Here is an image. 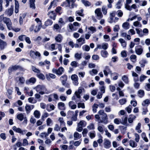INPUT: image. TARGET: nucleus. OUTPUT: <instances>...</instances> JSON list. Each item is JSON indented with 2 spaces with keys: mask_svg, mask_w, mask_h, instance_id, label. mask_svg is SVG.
Returning <instances> with one entry per match:
<instances>
[{
  "mask_svg": "<svg viewBox=\"0 0 150 150\" xmlns=\"http://www.w3.org/2000/svg\"><path fill=\"white\" fill-rule=\"evenodd\" d=\"M18 69L19 71H24L25 69L21 66L19 65H15L10 67L8 69V72L9 75H11L13 71H16Z\"/></svg>",
  "mask_w": 150,
  "mask_h": 150,
  "instance_id": "obj_1",
  "label": "nucleus"
},
{
  "mask_svg": "<svg viewBox=\"0 0 150 150\" xmlns=\"http://www.w3.org/2000/svg\"><path fill=\"white\" fill-rule=\"evenodd\" d=\"M2 20V21L3 20L4 23L6 24L9 30H10V28H11L12 27V24L10 19L6 17H3Z\"/></svg>",
  "mask_w": 150,
  "mask_h": 150,
  "instance_id": "obj_2",
  "label": "nucleus"
},
{
  "mask_svg": "<svg viewBox=\"0 0 150 150\" xmlns=\"http://www.w3.org/2000/svg\"><path fill=\"white\" fill-rule=\"evenodd\" d=\"M47 15L50 19L55 20L57 16V13L53 11H50L48 13Z\"/></svg>",
  "mask_w": 150,
  "mask_h": 150,
  "instance_id": "obj_3",
  "label": "nucleus"
},
{
  "mask_svg": "<svg viewBox=\"0 0 150 150\" xmlns=\"http://www.w3.org/2000/svg\"><path fill=\"white\" fill-rule=\"evenodd\" d=\"M143 50L141 45H139L135 47V52L138 55H141L142 53Z\"/></svg>",
  "mask_w": 150,
  "mask_h": 150,
  "instance_id": "obj_4",
  "label": "nucleus"
},
{
  "mask_svg": "<svg viewBox=\"0 0 150 150\" xmlns=\"http://www.w3.org/2000/svg\"><path fill=\"white\" fill-rule=\"evenodd\" d=\"M13 12V6L11 5L10 8L6 9L5 11V13L9 16L12 15Z\"/></svg>",
  "mask_w": 150,
  "mask_h": 150,
  "instance_id": "obj_5",
  "label": "nucleus"
},
{
  "mask_svg": "<svg viewBox=\"0 0 150 150\" xmlns=\"http://www.w3.org/2000/svg\"><path fill=\"white\" fill-rule=\"evenodd\" d=\"M102 120H100V122L103 123L105 124H107L108 122V117L106 113H104V115H102Z\"/></svg>",
  "mask_w": 150,
  "mask_h": 150,
  "instance_id": "obj_6",
  "label": "nucleus"
},
{
  "mask_svg": "<svg viewBox=\"0 0 150 150\" xmlns=\"http://www.w3.org/2000/svg\"><path fill=\"white\" fill-rule=\"evenodd\" d=\"M61 6L62 7H70L71 6L70 0H66L65 1L63 2L62 3Z\"/></svg>",
  "mask_w": 150,
  "mask_h": 150,
  "instance_id": "obj_7",
  "label": "nucleus"
},
{
  "mask_svg": "<svg viewBox=\"0 0 150 150\" xmlns=\"http://www.w3.org/2000/svg\"><path fill=\"white\" fill-rule=\"evenodd\" d=\"M6 45L7 44L6 42L0 39V49L1 50H3Z\"/></svg>",
  "mask_w": 150,
  "mask_h": 150,
  "instance_id": "obj_8",
  "label": "nucleus"
},
{
  "mask_svg": "<svg viewBox=\"0 0 150 150\" xmlns=\"http://www.w3.org/2000/svg\"><path fill=\"white\" fill-rule=\"evenodd\" d=\"M60 79L61 80V82L62 85H64L65 82H66L67 80V76L66 74H64L62 76Z\"/></svg>",
  "mask_w": 150,
  "mask_h": 150,
  "instance_id": "obj_9",
  "label": "nucleus"
},
{
  "mask_svg": "<svg viewBox=\"0 0 150 150\" xmlns=\"http://www.w3.org/2000/svg\"><path fill=\"white\" fill-rule=\"evenodd\" d=\"M12 129L13 130L16 132L23 134V132L22 130L21 129L19 128H17L16 126H13L12 127Z\"/></svg>",
  "mask_w": 150,
  "mask_h": 150,
  "instance_id": "obj_10",
  "label": "nucleus"
},
{
  "mask_svg": "<svg viewBox=\"0 0 150 150\" xmlns=\"http://www.w3.org/2000/svg\"><path fill=\"white\" fill-rule=\"evenodd\" d=\"M111 146V143L110 141L106 139L104 142V147L106 149H108Z\"/></svg>",
  "mask_w": 150,
  "mask_h": 150,
  "instance_id": "obj_11",
  "label": "nucleus"
},
{
  "mask_svg": "<svg viewBox=\"0 0 150 150\" xmlns=\"http://www.w3.org/2000/svg\"><path fill=\"white\" fill-rule=\"evenodd\" d=\"M100 53L102 56L104 58L107 57L108 54L106 50H102L101 51Z\"/></svg>",
  "mask_w": 150,
  "mask_h": 150,
  "instance_id": "obj_12",
  "label": "nucleus"
},
{
  "mask_svg": "<svg viewBox=\"0 0 150 150\" xmlns=\"http://www.w3.org/2000/svg\"><path fill=\"white\" fill-rule=\"evenodd\" d=\"M74 140H76L80 139L81 137V134H79V133L75 132L74 135Z\"/></svg>",
  "mask_w": 150,
  "mask_h": 150,
  "instance_id": "obj_13",
  "label": "nucleus"
},
{
  "mask_svg": "<svg viewBox=\"0 0 150 150\" xmlns=\"http://www.w3.org/2000/svg\"><path fill=\"white\" fill-rule=\"evenodd\" d=\"M81 2L86 7L90 6L91 4V2L86 0H81Z\"/></svg>",
  "mask_w": 150,
  "mask_h": 150,
  "instance_id": "obj_14",
  "label": "nucleus"
},
{
  "mask_svg": "<svg viewBox=\"0 0 150 150\" xmlns=\"http://www.w3.org/2000/svg\"><path fill=\"white\" fill-rule=\"evenodd\" d=\"M37 91H44L45 88V87L43 85H38L36 87Z\"/></svg>",
  "mask_w": 150,
  "mask_h": 150,
  "instance_id": "obj_15",
  "label": "nucleus"
},
{
  "mask_svg": "<svg viewBox=\"0 0 150 150\" xmlns=\"http://www.w3.org/2000/svg\"><path fill=\"white\" fill-rule=\"evenodd\" d=\"M64 71V69L62 67H59L57 70V74L59 75H61Z\"/></svg>",
  "mask_w": 150,
  "mask_h": 150,
  "instance_id": "obj_16",
  "label": "nucleus"
},
{
  "mask_svg": "<svg viewBox=\"0 0 150 150\" xmlns=\"http://www.w3.org/2000/svg\"><path fill=\"white\" fill-rule=\"evenodd\" d=\"M105 70H106V71L109 72V73H110V74L111 75H112V74H115L116 75L117 74V73L116 72H114V73H112L111 71L110 70V69L109 68V67L108 66H106L105 67Z\"/></svg>",
  "mask_w": 150,
  "mask_h": 150,
  "instance_id": "obj_17",
  "label": "nucleus"
},
{
  "mask_svg": "<svg viewBox=\"0 0 150 150\" xmlns=\"http://www.w3.org/2000/svg\"><path fill=\"white\" fill-rule=\"evenodd\" d=\"M53 23V21L50 19H48L45 23V25L46 26L51 25Z\"/></svg>",
  "mask_w": 150,
  "mask_h": 150,
  "instance_id": "obj_18",
  "label": "nucleus"
},
{
  "mask_svg": "<svg viewBox=\"0 0 150 150\" xmlns=\"http://www.w3.org/2000/svg\"><path fill=\"white\" fill-rule=\"evenodd\" d=\"M144 92L143 90H140L138 91V94L140 98H142L144 95Z\"/></svg>",
  "mask_w": 150,
  "mask_h": 150,
  "instance_id": "obj_19",
  "label": "nucleus"
},
{
  "mask_svg": "<svg viewBox=\"0 0 150 150\" xmlns=\"http://www.w3.org/2000/svg\"><path fill=\"white\" fill-rule=\"evenodd\" d=\"M129 23L128 22H125L122 25L123 28L127 30L129 28Z\"/></svg>",
  "mask_w": 150,
  "mask_h": 150,
  "instance_id": "obj_20",
  "label": "nucleus"
},
{
  "mask_svg": "<svg viewBox=\"0 0 150 150\" xmlns=\"http://www.w3.org/2000/svg\"><path fill=\"white\" fill-rule=\"evenodd\" d=\"M122 79L126 83H129L128 78L127 76L125 75L122 77Z\"/></svg>",
  "mask_w": 150,
  "mask_h": 150,
  "instance_id": "obj_21",
  "label": "nucleus"
},
{
  "mask_svg": "<svg viewBox=\"0 0 150 150\" xmlns=\"http://www.w3.org/2000/svg\"><path fill=\"white\" fill-rule=\"evenodd\" d=\"M34 116L35 117L38 118H40V112L38 110H35L34 112Z\"/></svg>",
  "mask_w": 150,
  "mask_h": 150,
  "instance_id": "obj_22",
  "label": "nucleus"
},
{
  "mask_svg": "<svg viewBox=\"0 0 150 150\" xmlns=\"http://www.w3.org/2000/svg\"><path fill=\"white\" fill-rule=\"evenodd\" d=\"M129 145L132 147H136L137 146V144L134 141L132 140H130L129 141Z\"/></svg>",
  "mask_w": 150,
  "mask_h": 150,
  "instance_id": "obj_23",
  "label": "nucleus"
},
{
  "mask_svg": "<svg viewBox=\"0 0 150 150\" xmlns=\"http://www.w3.org/2000/svg\"><path fill=\"white\" fill-rule=\"evenodd\" d=\"M17 117L18 120L22 121L24 119V115L22 113H20L17 115Z\"/></svg>",
  "mask_w": 150,
  "mask_h": 150,
  "instance_id": "obj_24",
  "label": "nucleus"
},
{
  "mask_svg": "<svg viewBox=\"0 0 150 150\" xmlns=\"http://www.w3.org/2000/svg\"><path fill=\"white\" fill-rule=\"evenodd\" d=\"M71 78L72 80L76 81H77V80H78V76L75 74L72 75Z\"/></svg>",
  "mask_w": 150,
  "mask_h": 150,
  "instance_id": "obj_25",
  "label": "nucleus"
},
{
  "mask_svg": "<svg viewBox=\"0 0 150 150\" xmlns=\"http://www.w3.org/2000/svg\"><path fill=\"white\" fill-rule=\"evenodd\" d=\"M25 109L27 113H28L30 112L31 110L30 106L27 104H26L25 106Z\"/></svg>",
  "mask_w": 150,
  "mask_h": 150,
  "instance_id": "obj_26",
  "label": "nucleus"
},
{
  "mask_svg": "<svg viewBox=\"0 0 150 150\" xmlns=\"http://www.w3.org/2000/svg\"><path fill=\"white\" fill-rule=\"evenodd\" d=\"M127 117H125L124 120L122 122H120V123L126 126H127L128 124L127 123Z\"/></svg>",
  "mask_w": 150,
  "mask_h": 150,
  "instance_id": "obj_27",
  "label": "nucleus"
},
{
  "mask_svg": "<svg viewBox=\"0 0 150 150\" xmlns=\"http://www.w3.org/2000/svg\"><path fill=\"white\" fill-rule=\"evenodd\" d=\"M119 102L121 105H123L126 102L127 100L125 98H122L119 100Z\"/></svg>",
  "mask_w": 150,
  "mask_h": 150,
  "instance_id": "obj_28",
  "label": "nucleus"
},
{
  "mask_svg": "<svg viewBox=\"0 0 150 150\" xmlns=\"http://www.w3.org/2000/svg\"><path fill=\"white\" fill-rule=\"evenodd\" d=\"M133 25L135 27L139 26V27H141L142 25L140 23V22H139L138 21H136L134 22Z\"/></svg>",
  "mask_w": 150,
  "mask_h": 150,
  "instance_id": "obj_29",
  "label": "nucleus"
},
{
  "mask_svg": "<svg viewBox=\"0 0 150 150\" xmlns=\"http://www.w3.org/2000/svg\"><path fill=\"white\" fill-rule=\"evenodd\" d=\"M4 25L2 24V20L1 18H0V30H4Z\"/></svg>",
  "mask_w": 150,
  "mask_h": 150,
  "instance_id": "obj_30",
  "label": "nucleus"
},
{
  "mask_svg": "<svg viewBox=\"0 0 150 150\" xmlns=\"http://www.w3.org/2000/svg\"><path fill=\"white\" fill-rule=\"evenodd\" d=\"M13 88L12 87H11L7 89V91L9 95H12L13 92Z\"/></svg>",
  "mask_w": 150,
  "mask_h": 150,
  "instance_id": "obj_31",
  "label": "nucleus"
},
{
  "mask_svg": "<svg viewBox=\"0 0 150 150\" xmlns=\"http://www.w3.org/2000/svg\"><path fill=\"white\" fill-rule=\"evenodd\" d=\"M38 76L40 79L43 80L45 79V77L44 75L42 73H40L38 75Z\"/></svg>",
  "mask_w": 150,
  "mask_h": 150,
  "instance_id": "obj_32",
  "label": "nucleus"
},
{
  "mask_svg": "<svg viewBox=\"0 0 150 150\" xmlns=\"http://www.w3.org/2000/svg\"><path fill=\"white\" fill-rule=\"evenodd\" d=\"M134 135L135 137V140L136 142H138L139 141L140 137L139 136L138 134L137 133L134 134Z\"/></svg>",
  "mask_w": 150,
  "mask_h": 150,
  "instance_id": "obj_33",
  "label": "nucleus"
},
{
  "mask_svg": "<svg viewBox=\"0 0 150 150\" xmlns=\"http://www.w3.org/2000/svg\"><path fill=\"white\" fill-rule=\"evenodd\" d=\"M87 128L89 130L94 129H95L94 125L93 123H91L87 126Z\"/></svg>",
  "mask_w": 150,
  "mask_h": 150,
  "instance_id": "obj_34",
  "label": "nucleus"
},
{
  "mask_svg": "<svg viewBox=\"0 0 150 150\" xmlns=\"http://www.w3.org/2000/svg\"><path fill=\"white\" fill-rule=\"evenodd\" d=\"M32 69L33 71L36 73H39L40 72V71L38 69H37L34 66H32Z\"/></svg>",
  "mask_w": 150,
  "mask_h": 150,
  "instance_id": "obj_35",
  "label": "nucleus"
},
{
  "mask_svg": "<svg viewBox=\"0 0 150 150\" xmlns=\"http://www.w3.org/2000/svg\"><path fill=\"white\" fill-rule=\"evenodd\" d=\"M78 107L79 108H84L85 106L84 103H79L78 105Z\"/></svg>",
  "mask_w": 150,
  "mask_h": 150,
  "instance_id": "obj_36",
  "label": "nucleus"
},
{
  "mask_svg": "<svg viewBox=\"0 0 150 150\" xmlns=\"http://www.w3.org/2000/svg\"><path fill=\"white\" fill-rule=\"evenodd\" d=\"M77 64L78 63H77L76 61H73L71 62L70 64L72 66L76 67L78 66L77 65Z\"/></svg>",
  "mask_w": 150,
  "mask_h": 150,
  "instance_id": "obj_37",
  "label": "nucleus"
},
{
  "mask_svg": "<svg viewBox=\"0 0 150 150\" xmlns=\"http://www.w3.org/2000/svg\"><path fill=\"white\" fill-rule=\"evenodd\" d=\"M36 81V79L34 77L31 78L29 80V82L30 83H34Z\"/></svg>",
  "mask_w": 150,
  "mask_h": 150,
  "instance_id": "obj_38",
  "label": "nucleus"
},
{
  "mask_svg": "<svg viewBox=\"0 0 150 150\" xmlns=\"http://www.w3.org/2000/svg\"><path fill=\"white\" fill-rule=\"evenodd\" d=\"M144 104L143 103L142 104V105L143 106H145V105L146 104H147V105L146 106L147 107L148 106V105L150 103V101L148 99H146L144 101Z\"/></svg>",
  "mask_w": 150,
  "mask_h": 150,
  "instance_id": "obj_39",
  "label": "nucleus"
},
{
  "mask_svg": "<svg viewBox=\"0 0 150 150\" xmlns=\"http://www.w3.org/2000/svg\"><path fill=\"white\" fill-rule=\"evenodd\" d=\"M62 8L60 6H58L56 8V9L55 10V13H59V14H61V13H59V11L61 10Z\"/></svg>",
  "mask_w": 150,
  "mask_h": 150,
  "instance_id": "obj_40",
  "label": "nucleus"
},
{
  "mask_svg": "<svg viewBox=\"0 0 150 150\" xmlns=\"http://www.w3.org/2000/svg\"><path fill=\"white\" fill-rule=\"evenodd\" d=\"M142 114L144 115L146 114L147 112H148L147 107H144L143 108Z\"/></svg>",
  "mask_w": 150,
  "mask_h": 150,
  "instance_id": "obj_41",
  "label": "nucleus"
},
{
  "mask_svg": "<svg viewBox=\"0 0 150 150\" xmlns=\"http://www.w3.org/2000/svg\"><path fill=\"white\" fill-rule=\"evenodd\" d=\"M121 56L123 57H126L127 56V52L125 50L122 51L121 52Z\"/></svg>",
  "mask_w": 150,
  "mask_h": 150,
  "instance_id": "obj_42",
  "label": "nucleus"
},
{
  "mask_svg": "<svg viewBox=\"0 0 150 150\" xmlns=\"http://www.w3.org/2000/svg\"><path fill=\"white\" fill-rule=\"evenodd\" d=\"M120 29L118 25H116L113 28V30L114 32H118Z\"/></svg>",
  "mask_w": 150,
  "mask_h": 150,
  "instance_id": "obj_43",
  "label": "nucleus"
},
{
  "mask_svg": "<svg viewBox=\"0 0 150 150\" xmlns=\"http://www.w3.org/2000/svg\"><path fill=\"white\" fill-rule=\"evenodd\" d=\"M48 135V134L47 133L44 132H42L40 134V137L42 138H43L44 137H46Z\"/></svg>",
  "mask_w": 150,
  "mask_h": 150,
  "instance_id": "obj_44",
  "label": "nucleus"
},
{
  "mask_svg": "<svg viewBox=\"0 0 150 150\" xmlns=\"http://www.w3.org/2000/svg\"><path fill=\"white\" fill-rule=\"evenodd\" d=\"M130 103L132 105V106L134 107H135L136 106L137 104V101L136 100H135L134 101L132 100L131 101Z\"/></svg>",
  "mask_w": 150,
  "mask_h": 150,
  "instance_id": "obj_45",
  "label": "nucleus"
},
{
  "mask_svg": "<svg viewBox=\"0 0 150 150\" xmlns=\"http://www.w3.org/2000/svg\"><path fill=\"white\" fill-rule=\"evenodd\" d=\"M0 137L3 140H5L6 138V134L5 133H1Z\"/></svg>",
  "mask_w": 150,
  "mask_h": 150,
  "instance_id": "obj_46",
  "label": "nucleus"
},
{
  "mask_svg": "<svg viewBox=\"0 0 150 150\" xmlns=\"http://www.w3.org/2000/svg\"><path fill=\"white\" fill-rule=\"evenodd\" d=\"M92 58L93 60H97L99 59V57L97 55L94 54L92 56Z\"/></svg>",
  "mask_w": 150,
  "mask_h": 150,
  "instance_id": "obj_47",
  "label": "nucleus"
},
{
  "mask_svg": "<svg viewBox=\"0 0 150 150\" xmlns=\"http://www.w3.org/2000/svg\"><path fill=\"white\" fill-rule=\"evenodd\" d=\"M88 29L92 32L93 33H94L96 31V28L93 26H91L88 28Z\"/></svg>",
  "mask_w": 150,
  "mask_h": 150,
  "instance_id": "obj_48",
  "label": "nucleus"
},
{
  "mask_svg": "<svg viewBox=\"0 0 150 150\" xmlns=\"http://www.w3.org/2000/svg\"><path fill=\"white\" fill-rule=\"evenodd\" d=\"M28 144V143L27 139H25L23 140V143L22 145L23 146H25Z\"/></svg>",
  "mask_w": 150,
  "mask_h": 150,
  "instance_id": "obj_49",
  "label": "nucleus"
},
{
  "mask_svg": "<svg viewBox=\"0 0 150 150\" xmlns=\"http://www.w3.org/2000/svg\"><path fill=\"white\" fill-rule=\"evenodd\" d=\"M146 76L143 75H142L140 77V80L142 82L144 80V79L146 78Z\"/></svg>",
  "mask_w": 150,
  "mask_h": 150,
  "instance_id": "obj_50",
  "label": "nucleus"
},
{
  "mask_svg": "<svg viewBox=\"0 0 150 150\" xmlns=\"http://www.w3.org/2000/svg\"><path fill=\"white\" fill-rule=\"evenodd\" d=\"M25 35H22L18 37V39L20 40L23 41V38H25Z\"/></svg>",
  "mask_w": 150,
  "mask_h": 150,
  "instance_id": "obj_51",
  "label": "nucleus"
},
{
  "mask_svg": "<svg viewBox=\"0 0 150 150\" xmlns=\"http://www.w3.org/2000/svg\"><path fill=\"white\" fill-rule=\"evenodd\" d=\"M75 57L76 58L79 59L81 58V54L78 53H76L75 54Z\"/></svg>",
  "mask_w": 150,
  "mask_h": 150,
  "instance_id": "obj_52",
  "label": "nucleus"
},
{
  "mask_svg": "<svg viewBox=\"0 0 150 150\" xmlns=\"http://www.w3.org/2000/svg\"><path fill=\"white\" fill-rule=\"evenodd\" d=\"M55 39L57 42H61L62 40L61 38L58 36L56 37L55 38Z\"/></svg>",
  "mask_w": 150,
  "mask_h": 150,
  "instance_id": "obj_53",
  "label": "nucleus"
},
{
  "mask_svg": "<svg viewBox=\"0 0 150 150\" xmlns=\"http://www.w3.org/2000/svg\"><path fill=\"white\" fill-rule=\"evenodd\" d=\"M102 12L104 15H106L107 13V10L105 8V7L104 6H103L102 8Z\"/></svg>",
  "mask_w": 150,
  "mask_h": 150,
  "instance_id": "obj_54",
  "label": "nucleus"
},
{
  "mask_svg": "<svg viewBox=\"0 0 150 150\" xmlns=\"http://www.w3.org/2000/svg\"><path fill=\"white\" fill-rule=\"evenodd\" d=\"M50 108L51 109V110H49L47 109V110L49 112L51 110H54L55 108V107L53 105L51 104L50 105Z\"/></svg>",
  "mask_w": 150,
  "mask_h": 150,
  "instance_id": "obj_55",
  "label": "nucleus"
},
{
  "mask_svg": "<svg viewBox=\"0 0 150 150\" xmlns=\"http://www.w3.org/2000/svg\"><path fill=\"white\" fill-rule=\"evenodd\" d=\"M118 15L120 17H122L123 15V13L121 10H119L118 11Z\"/></svg>",
  "mask_w": 150,
  "mask_h": 150,
  "instance_id": "obj_56",
  "label": "nucleus"
},
{
  "mask_svg": "<svg viewBox=\"0 0 150 150\" xmlns=\"http://www.w3.org/2000/svg\"><path fill=\"white\" fill-rule=\"evenodd\" d=\"M52 122V120L50 118H48L47 120V125L49 126L50 124Z\"/></svg>",
  "mask_w": 150,
  "mask_h": 150,
  "instance_id": "obj_57",
  "label": "nucleus"
},
{
  "mask_svg": "<svg viewBox=\"0 0 150 150\" xmlns=\"http://www.w3.org/2000/svg\"><path fill=\"white\" fill-rule=\"evenodd\" d=\"M48 116V114L47 112L45 113L42 116L41 119L43 120H44V118L47 117Z\"/></svg>",
  "mask_w": 150,
  "mask_h": 150,
  "instance_id": "obj_58",
  "label": "nucleus"
},
{
  "mask_svg": "<svg viewBox=\"0 0 150 150\" xmlns=\"http://www.w3.org/2000/svg\"><path fill=\"white\" fill-rule=\"evenodd\" d=\"M94 132H91L90 134V137L91 138H93L95 137V131H93Z\"/></svg>",
  "mask_w": 150,
  "mask_h": 150,
  "instance_id": "obj_59",
  "label": "nucleus"
},
{
  "mask_svg": "<svg viewBox=\"0 0 150 150\" xmlns=\"http://www.w3.org/2000/svg\"><path fill=\"white\" fill-rule=\"evenodd\" d=\"M81 143V142L80 140L76 141L74 143V144L75 146H79Z\"/></svg>",
  "mask_w": 150,
  "mask_h": 150,
  "instance_id": "obj_60",
  "label": "nucleus"
},
{
  "mask_svg": "<svg viewBox=\"0 0 150 150\" xmlns=\"http://www.w3.org/2000/svg\"><path fill=\"white\" fill-rule=\"evenodd\" d=\"M125 8L127 10L131 11L132 10L131 7H130L128 4L125 5Z\"/></svg>",
  "mask_w": 150,
  "mask_h": 150,
  "instance_id": "obj_61",
  "label": "nucleus"
},
{
  "mask_svg": "<svg viewBox=\"0 0 150 150\" xmlns=\"http://www.w3.org/2000/svg\"><path fill=\"white\" fill-rule=\"evenodd\" d=\"M25 40L26 42L29 44H30L31 43L30 39L28 37H25Z\"/></svg>",
  "mask_w": 150,
  "mask_h": 150,
  "instance_id": "obj_62",
  "label": "nucleus"
},
{
  "mask_svg": "<svg viewBox=\"0 0 150 150\" xmlns=\"http://www.w3.org/2000/svg\"><path fill=\"white\" fill-rule=\"evenodd\" d=\"M108 47V43L104 44L102 45V48L105 50H106Z\"/></svg>",
  "mask_w": 150,
  "mask_h": 150,
  "instance_id": "obj_63",
  "label": "nucleus"
},
{
  "mask_svg": "<svg viewBox=\"0 0 150 150\" xmlns=\"http://www.w3.org/2000/svg\"><path fill=\"white\" fill-rule=\"evenodd\" d=\"M145 43L147 45H150V39H147L146 40Z\"/></svg>",
  "mask_w": 150,
  "mask_h": 150,
  "instance_id": "obj_64",
  "label": "nucleus"
}]
</instances>
